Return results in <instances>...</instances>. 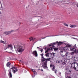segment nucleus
I'll use <instances>...</instances> for the list:
<instances>
[{"mask_svg": "<svg viewBox=\"0 0 78 78\" xmlns=\"http://www.w3.org/2000/svg\"><path fill=\"white\" fill-rule=\"evenodd\" d=\"M74 47H76V44H75Z\"/></svg>", "mask_w": 78, "mask_h": 78, "instance_id": "nucleus-41", "label": "nucleus"}, {"mask_svg": "<svg viewBox=\"0 0 78 78\" xmlns=\"http://www.w3.org/2000/svg\"><path fill=\"white\" fill-rule=\"evenodd\" d=\"M65 44L66 45V46L63 48V50H68V48H69V47H71L70 45L69 44L65 43Z\"/></svg>", "mask_w": 78, "mask_h": 78, "instance_id": "nucleus-4", "label": "nucleus"}, {"mask_svg": "<svg viewBox=\"0 0 78 78\" xmlns=\"http://www.w3.org/2000/svg\"><path fill=\"white\" fill-rule=\"evenodd\" d=\"M10 69H12V70H13V73H15L16 72L18 71V70L14 67L11 68Z\"/></svg>", "mask_w": 78, "mask_h": 78, "instance_id": "nucleus-7", "label": "nucleus"}, {"mask_svg": "<svg viewBox=\"0 0 78 78\" xmlns=\"http://www.w3.org/2000/svg\"><path fill=\"white\" fill-rule=\"evenodd\" d=\"M76 6L77 8H78V5H76Z\"/></svg>", "mask_w": 78, "mask_h": 78, "instance_id": "nucleus-42", "label": "nucleus"}, {"mask_svg": "<svg viewBox=\"0 0 78 78\" xmlns=\"http://www.w3.org/2000/svg\"><path fill=\"white\" fill-rule=\"evenodd\" d=\"M8 71L9 73V77L10 78H12V73H11V70L9 69L8 70Z\"/></svg>", "mask_w": 78, "mask_h": 78, "instance_id": "nucleus-11", "label": "nucleus"}, {"mask_svg": "<svg viewBox=\"0 0 78 78\" xmlns=\"http://www.w3.org/2000/svg\"><path fill=\"white\" fill-rule=\"evenodd\" d=\"M46 37H45L44 38H41V39H45V38H46Z\"/></svg>", "mask_w": 78, "mask_h": 78, "instance_id": "nucleus-34", "label": "nucleus"}, {"mask_svg": "<svg viewBox=\"0 0 78 78\" xmlns=\"http://www.w3.org/2000/svg\"><path fill=\"white\" fill-rule=\"evenodd\" d=\"M30 41H33V42L34 41H35V39H36V38H33V37H31L30 38H29Z\"/></svg>", "mask_w": 78, "mask_h": 78, "instance_id": "nucleus-14", "label": "nucleus"}, {"mask_svg": "<svg viewBox=\"0 0 78 78\" xmlns=\"http://www.w3.org/2000/svg\"><path fill=\"white\" fill-rule=\"evenodd\" d=\"M55 73H56V71H55Z\"/></svg>", "mask_w": 78, "mask_h": 78, "instance_id": "nucleus-43", "label": "nucleus"}, {"mask_svg": "<svg viewBox=\"0 0 78 78\" xmlns=\"http://www.w3.org/2000/svg\"><path fill=\"white\" fill-rule=\"evenodd\" d=\"M60 52L61 53V54H62V53H63L64 54H65L64 55H63L62 56H67V54H68V53L66 52V51H60Z\"/></svg>", "mask_w": 78, "mask_h": 78, "instance_id": "nucleus-10", "label": "nucleus"}, {"mask_svg": "<svg viewBox=\"0 0 78 78\" xmlns=\"http://www.w3.org/2000/svg\"><path fill=\"white\" fill-rule=\"evenodd\" d=\"M20 61L21 62H22V61H21V60H20Z\"/></svg>", "mask_w": 78, "mask_h": 78, "instance_id": "nucleus-44", "label": "nucleus"}, {"mask_svg": "<svg viewBox=\"0 0 78 78\" xmlns=\"http://www.w3.org/2000/svg\"><path fill=\"white\" fill-rule=\"evenodd\" d=\"M60 35H54V36H51L53 37V36H60Z\"/></svg>", "mask_w": 78, "mask_h": 78, "instance_id": "nucleus-29", "label": "nucleus"}, {"mask_svg": "<svg viewBox=\"0 0 78 78\" xmlns=\"http://www.w3.org/2000/svg\"><path fill=\"white\" fill-rule=\"evenodd\" d=\"M50 58H46V61H45L44 63V64L42 66V67L44 69H48L47 67V61H49L50 59Z\"/></svg>", "mask_w": 78, "mask_h": 78, "instance_id": "nucleus-2", "label": "nucleus"}, {"mask_svg": "<svg viewBox=\"0 0 78 78\" xmlns=\"http://www.w3.org/2000/svg\"><path fill=\"white\" fill-rule=\"evenodd\" d=\"M8 48H12V45L11 44H9L8 45V47L6 49H7Z\"/></svg>", "mask_w": 78, "mask_h": 78, "instance_id": "nucleus-16", "label": "nucleus"}, {"mask_svg": "<svg viewBox=\"0 0 78 78\" xmlns=\"http://www.w3.org/2000/svg\"><path fill=\"white\" fill-rule=\"evenodd\" d=\"M55 54L53 52H52L51 54V55H52V56H54V57H55Z\"/></svg>", "mask_w": 78, "mask_h": 78, "instance_id": "nucleus-28", "label": "nucleus"}, {"mask_svg": "<svg viewBox=\"0 0 78 78\" xmlns=\"http://www.w3.org/2000/svg\"><path fill=\"white\" fill-rule=\"evenodd\" d=\"M67 1V0H63V2L64 3L65 2H66Z\"/></svg>", "mask_w": 78, "mask_h": 78, "instance_id": "nucleus-30", "label": "nucleus"}, {"mask_svg": "<svg viewBox=\"0 0 78 78\" xmlns=\"http://www.w3.org/2000/svg\"><path fill=\"white\" fill-rule=\"evenodd\" d=\"M54 50L55 51H57L58 50V48H54Z\"/></svg>", "mask_w": 78, "mask_h": 78, "instance_id": "nucleus-25", "label": "nucleus"}, {"mask_svg": "<svg viewBox=\"0 0 78 78\" xmlns=\"http://www.w3.org/2000/svg\"><path fill=\"white\" fill-rule=\"evenodd\" d=\"M48 51H49V50H48V48L47 50L45 51V53H48Z\"/></svg>", "mask_w": 78, "mask_h": 78, "instance_id": "nucleus-27", "label": "nucleus"}, {"mask_svg": "<svg viewBox=\"0 0 78 78\" xmlns=\"http://www.w3.org/2000/svg\"><path fill=\"white\" fill-rule=\"evenodd\" d=\"M1 14V12H0V14Z\"/></svg>", "mask_w": 78, "mask_h": 78, "instance_id": "nucleus-46", "label": "nucleus"}, {"mask_svg": "<svg viewBox=\"0 0 78 78\" xmlns=\"http://www.w3.org/2000/svg\"><path fill=\"white\" fill-rule=\"evenodd\" d=\"M58 44L57 45H62V44H63V42H58V41H56V42H55V43H54V45H55L56 44Z\"/></svg>", "mask_w": 78, "mask_h": 78, "instance_id": "nucleus-8", "label": "nucleus"}, {"mask_svg": "<svg viewBox=\"0 0 78 78\" xmlns=\"http://www.w3.org/2000/svg\"><path fill=\"white\" fill-rule=\"evenodd\" d=\"M70 51H73L74 53H78V49L76 50L75 48H71L70 49Z\"/></svg>", "mask_w": 78, "mask_h": 78, "instance_id": "nucleus-5", "label": "nucleus"}, {"mask_svg": "<svg viewBox=\"0 0 78 78\" xmlns=\"http://www.w3.org/2000/svg\"><path fill=\"white\" fill-rule=\"evenodd\" d=\"M32 54L34 55V56L35 57H37V51H33L32 52Z\"/></svg>", "mask_w": 78, "mask_h": 78, "instance_id": "nucleus-9", "label": "nucleus"}, {"mask_svg": "<svg viewBox=\"0 0 78 78\" xmlns=\"http://www.w3.org/2000/svg\"><path fill=\"white\" fill-rule=\"evenodd\" d=\"M37 48H38L40 50V51H41V53H42V51H43V49L39 47H38Z\"/></svg>", "mask_w": 78, "mask_h": 78, "instance_id": "nucleus-18", "label": "nucleus"}, {"mask_svg": "<svg viewBox=\"0 0 78 78\" xmlns=\"http://www.w3.org/2000/svg\"><path fill=\"white\" fill-rule=\"evenodd\" d=\"M61 61L59 60H57L56 61V63H60Z\"/></svg>", "mask_w": 78, "mask_h": 78, "instance_id": "nucleus-23", "label": "nucleus"}, {"mask_svg": "<svg viewBox=\"0 0 78 78\" xmlns=\"http://www.w3.org/2000/svg\"><path fill=\"white\" fill-rule=\"evenodd\" d=\"M50 53H47L45 54V56L46 57H49V54Z\"/></svg>", "mask_w": 78, "mask_h": 78, "instance_id": "nucleus-20", "label": "nucleus"}, {"mask_svg": "<svg viewBox=\"0 0 78 78\" xmlns=\"http://www.w3.org/2000/svg\"><path fill=\"white\" fill-rule=\"evenodd\" d=\"M41 61L42 62H44V61H46V58H41Z\"/></svg>", "mask_w": 78, "mask_h": 78, "instance_id": "nucleus-19", "label": "nucleus"}, {"mask_svg": "<svg viewBox=\"0 0 78 78\" xmlns=\"http://www.w3.org/2000/svg\"><path fill=\"white\" fill-rule=\"evenodd\" d=\"M14 31V30H12L10 31H5L3 33L4 34H5L6 35H8V34H10V33H11L12 32Z\"/></svg>", "mask_w": 78, "mask_h": 78, "instance_id": "nucleus-6", "label": "nucleus"}, {"mask_svg": "<svg viewBox=\"0 0 78 78\" xmlns=\"http://www.w3.org/2000/svg\"><path fill=\"white\" fill-rule=\"evenodd\" d=\"M48 50H49V51H50V50H52L53 49V48L51 47L50 48H48Z\"/></svg>", "mask_w": 78, "mask_h": 78, "instance_id": "nucleus-24", "label": "nucleus"}, {"mask_svg": "<svg viewBox=\"0 0 78 78\" xmlns=\"http://www.w3.org/2000/svg\"><path fill=\"white\" fill-rule=\"evenodd\" d=\"M47 49V47H45V50H46Z\"/></svg>", "mask_w": 78, "mask_h": 78, "instance_id": "nucleus-38", "label": "nucleus"}, {"mask_svg": "<svg viewBox=\"0 0 78 78\" xmlns=\"http://www.w3.org/2000/svg\"><path fill=\"white\" fill-rule=\"evenodd\" d=\"M37 67V66H36V67Z\"/></svg>", "mask_w": 78, "mask_h": 78, "instance_id": "nucleus-48", "label": "nucleus"}, {"mask_svg": "<svg viewBox=\"0 0 78 78\" xmlns=\"http://www.w3.org/2000/svg\"><path fill=\"white\" fill-rule=\"evenodd\" d=\"M11 66V63L9 62H8L6 64V67H9Z\"/></svg>", "mask_w": 78, "mask_h": 78, "instance_id": "nucleus-15", "label": "nucleus"}, {"mask_svg": "<svg viewBox=\"0 0 78 78\" xmlns=\"http://www.w3.org/2000/svg\"><path fill=\"white\" fill-rule=\"evenodd\" d=\"M51 37V36H47L46 37Z\"/></svg>", "mask_w": 78, "mask_h": 78, "instance_id": "nucleus-39", "label": "nucleus"}, {"mask_svg": "<svg viewBox=\"0 0 78 78\" xmlns=\"http://www.w3.org/2000/svg\"><path fill=\"white\" fill-rule=\"evenodd\" d=\"M40 55H41V58H44V54H40Z\"/></svg>", "mask_w": 78, "mask_h": 78, "instance_id": "nucleus-22", "label": "nucleus"}, {"mask_svg": "<svg viewBox=\"0 0 78 78\" xmlns=\"http://www.w3.org/2000/svg\"><path fill=\"white\" fill-rule=\"evenodd\" d=\"M70 27L71 28H75V27H76V25H70Z\"/></svg>", "mask_w": 78, "mask_h": 78, "instance_id": "nucleus-13", "label": "nucleus"}, {"mask_svg": "<svg viewBox=\"0 0 78 78\" xmlns=\"http://www.w3.org/2000/svg\"><path fill=\"white\" fill-rule=\"evenodd\" d=\"M73 53V52L72 53Z\"/></svg>", "mask_w": 78, "mask_h": 78, "instance_id": "nucleus-49", "label": "nucleus"}, {"mask_svg": "<svg viewBox=\"0 0 78 78\" xmlns=\"http://www.w3.org/2000/svg\"><path fill=\"white\" fill-rule=\"evenodd\" d=\"M34 74H36V72L35 71L34 72Z\"/></svg>", "mask_w": 78, "mask_h": 78, "instance_id": "nucleus-33", "label": "nucleus"}, {"mask_svg": "<svg viewBox=\"0 0 78 78\" xmlns=\"http://www.w3.org/2000/svg\"><path fill=\"white\" fill-rule=\"evenodd\" d=\"M14 46L15 48H17V51L20 53L23 52L25 50V47L24 46H22L21 45H14Z\"/></svg>", "mask_w": 78, "mask_h": 78, "instance_id": "nucleus-1", "label": "nucleus"}, {"mask_svg": "<svg viewBox=\"0 0 78 78\" xmlns=\"http://www.w3.org/2000/svg\"><path fill=\"white\" fill-rule=\"evenodd\" d=\"M64 25L65 26H66V27H68V26H69V25H68V24H67L65 23H64Z\"/></svg>", "mask_w": 78, "mask_h": 78, "instance_id": "nucleus-26", "label": "nucleus"}, {"mask_svg": "<svg viewBox=\"0 0 78 78\" xmlns=\"http://www.w3.org/2000/svg\"><path fill=\"white\" fill-rule=\"evenodd\" d=\"M34 76H32V78H34Z\"/></svg>", "mask_w": 78, "mask_h": 78, "instance_id": "nucleus-40", "label": "nucleus"}, {"mask_svg": "<svg viewBox=\"0 0 78 78\" xmlns=\"http://www.w3.org/2000/svg\"><path fill=\"white\" fill-rule=\"evenodd\" d=\"M41 41V39H40V41Z\"/></svg>", "mask_w": 78, "mask_h": 78, "instance_id": "nucleus-45", "label": "nucleus"}, {"mask_svg": "<svg viewBox=\"0 0 78 78\" xmlns=\"http://www.w3.org/2000/svg\"><path fill=\"white\" fill-rule=\"evenodd\" d=\"M41 72H43V69H41Z\"/></svg>", "mask_w": 78, "mask_h": 78, "instance_id": "nucleus-37", "label": "nucleus"}, {"mask_svg": "<svg viewBox=\"0 0 78 78\" xmlns=\"http://www.w3.org/2000/svg\"><path fill=\"white\" fill-rule=\"evenodd\" d=\"M0 43H1L2 44H6V41H4L1 40L0 41Z\"/></svg>", "mask_w": 78, "mask_h": 78, "instance_id": "nucleus-17", "label": "nucleus"}, {"mask_svg": "<svg viewBox=\"0 0 78 78\" xmlns=\"http://www.w3.org/2000/svg\"><path fill=\"white\" fill-rule=\"evenodd\" d=\"M58 76H61V73L60 72H58Z\"/></svg>", "mask_w": 78, "mask_h": 78, "instance_id": "nucleus-21", "label": "nucleus"}, {"mask_svg": "<svg viewBox=\"0 0 78 78\" xmlns=\"http://www.w3.org/2000/svg\"><path fill=\"white\" fill-rule=\"evenodd\" d=\"M50 67L51 69H52V70L53 71H55V66L54 65H50Z\"/></svg>", "mask_w": 78, "mask_h": 78, "instance_id": "nucleus-12", "label": "nucleus"}, {"mask_svg": "<svg viewBox=\"0 0 78 78\" xmlns=\"http://www.w3.org/2000/svg\"><path fill=\"white\" fill-rule=\"evenodd\" d=\"M0 4H1V6H2V2H0Z\"/></svg>", "mask_w": 78, "mask_h": 78, "instance_id": "nucleus-36", "label": "nucleus"}, {"mask_svg": "<svg viewBox=\"0 0 78 78\" xmlns=\"http://www.w3.org/2000/svg\"><path fill=\"white\" fill-rule=\"evenodd\" d=\"M66 78H72V77L70 76H67Z\"/></svg>", "mask_w": 78, "mask_h": 78, "instance_id": "nucleus-32", "label": "nucleus"}, {"mask_svg": "<svg viewBox=\"0 0 78 78\" xmlns=\"http://www.w3.org/2000/svg\"><path fill=\"white\" fill-rule=\"evenodd\" d=\"M51 46V44L49 45V47H50Z\"/></svg>", "mask_w": 78, "mask_h": 78, "instance_id": "nucleus-35", "label": "nucleus"}, {"mask_svg": "<svg viewBox=\"0 0 78 78\" xmlns=\"http://www.w3.org/2000/svg\"><path fill=\"white\" fill-rule=\"evenodd\" d=\"M76 65H77V66L78 67V64L76 62H73L71 64V67L72 68H73L74 70H78V69H76V68L75 66H76Z\"/></svg>", "mask_w": 78, "mask_h": 78, "instance_id": "nucleus-3", "label": "nucleus"}, {"mask_svg": "<svg viewBox=\"0 0 78 78\" xmlns=\"http://www.w3.org/2000/svg\"><path fill=\"white\" fill-rule=\"evenodd\" d=\"M1 29V30H2V29Z\"/></svg>", "mask_w": 78, "mask_h": 78, "instance_id": "nucleus-47", "label": "nucleus"}, {"mask_svg": "<svg viewBox=\"0 0 78 78\" xmlns=\"http://www.w3.org/2000/svg\"><path fill=\"white\" fill-rule=\"evenodd\" d=\"M33 72H34L35 71V70L34 69H32Z\"/></svg>", "mask_w": 78, "mask_h": 78, "instance_id": "nucleus-31", "label": "nucleus"}, {"mask_svg": "<svg viewBox=\"0 0 78 78\" xmlns=\"http://www.w3.org/2000/svg\"><path fill=\"white\" fill-rule=\"evenodd\" d=\"M70 72H71V71H70Z\"/></svg>", "mask_w": 78, "mask_h": 78, "instance_id": "nucleus-50", "label": "nucleus"}]
</instances>
